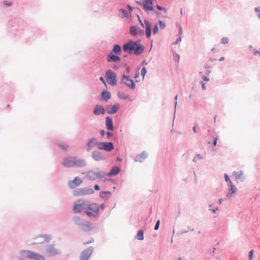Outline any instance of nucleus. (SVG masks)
<instances>
[{"label":"nucleus","instance_id":"nucleus-50","mask_svg":"<svg viewBox=\"0 0 260 260\" xmlns=\"http://www.w3.org/2000/svg\"><path fill=\"white\" fill-rule=\"evenodd\" d=\"M217 139H218V138L217 137H216L214 138V141H213V144L214 146H215L217 144Z\"/></svg>","mask_w":260,"mask_h":260},{"label":"nucleus","instance_id":"nucleus-4","mask_svg":"<svg viewBox=\"0 0 260 260\" xmlns=\"http://www.w3.org/2000/svg\"><path fill=\"white\" fill-rule=\"evenodd\" d=\"M87 203L83 199H79L76 201L73 208L74 213H78L83 211L84 212V208L86 206Z\"/></svg>","mask_w":260,"mask_h":260},{"label":"nucleus","instance_id":"nucleus-3","mask_svg":"<svg viewBox=\"0 0 260 260\" xmlns=\"http://www.w3.org/2000/svg\"><path fill=\"white\" fill-rule=\"evenodd\" d=\"M99 206L96 203H87L84 208V213L88 217L97 216L99 212Z\"/></svg>","mask_w":260,"mask_h":260},{"label":"nucleus","instance_id":"nucleus-55","mask_svg":"<svg viewBox=\"0 0 260 260\" xmlns=\"http://www.w3.org/2000/svg\"><path fill=\"white\" fill-rule=\"evenodd\" d=\"M218 210V207H216V208L215 209H209V210L210 211H212V212L213 213H216V211Z\"/></svg>","mask_w":260,"mask_h":260},{"label":"nucleus","instance_id":"nucleus-59","mask_svg":"<svg viewBox=\"0 0 260 260\" xmlns=\"http://www.w3.org/2000/svg\"><path fill=\"white\" fill-rule=\"evenodd\" d=\"M136 3H137L139 5L141 6L143 8V4H144V2H141L140 1H136Z\"/></svg>","mask_w":260,"mask_h":260},{"label":"nucleus","instance_id":"nucleus-56","mask_svg":"<svg viewBox=\"0 0 260 260\" xmlns=\"http://www.w3.org/2000/svg\"><path fill=\"white\" fill-rule=\"evenodd\" d=\"M114 174V168H112L110 171V172L107 174L108 176L112 175Z\"/></svg>","mask_w":260,"mask_h":260},{"label":"nucleus","instance_id":"nucleus-19","mask_svg":"<svg viewBox=\"0 0 260 260\" xmlns=\"http://www.w3.org/2000/svg\"><path fill=\"white\" fill-rule=\"evenodd\" d=\"M102 99L106 102L111 97V94L107 90H104L101 93Z\"/></svg>","mask_w":260,"mask_h":260},{"label":"nucleus","instance_id":"nucleus-26","mask_svg":"<svg viewBox=\"0 0 260 260\" xmlns=\"http://www.w3.org/2000/svg\"><path fill=\"white\" fill-rule=\"evenodd\" d=\"M129 32L131 36L135 37L137 35V29L135 26H131L129 28Z\"/></svg>","mask_w":260,"mask_h":260},{"label":"nucleus","instance_id":"nucleus-35","mask_svg":"<svg viewBox=\"0 0 260 260\" xmlns=\"http://www.w3.org/2000/svg\"><path fill=\"white\" fill-rule=\"evenodd\" d=\"M229 42V39L227 37H223L220 40V43L223 44H226Z\"/></svg>","mask_w":260,"mask_h":260},{"label":"nucleus","instance_id":"nucleus-31","mask_svg":"<svg viewBox=\"0 0 260 260\" xmlns=\"http://www.w3.org/2000/svg\"><path fill=\"white\" fill-rule=\"evenodd\" d=\"M203 156L200 154H197L196 156L193 158L192 161L194 162H196L198 160V159H203Z\"/></svg>","mask_w":260,"mask_h":260},{"label":"nucleus","instance_id":"nucleus-7","mask_svg":"<svg viewBox=\"0 0 260 260\" xmlns=\"http://www.w3.org/2000/svg\"><path fill=\"white\" fill-rule=\"evenodd\" d=\"M94 192L92 188H80L74 191L73 194L75 197L83 196L92 194Z\"/></svg>","mask_w":260,"mask_h":260},{"label":"nucleus","instance_id":"nucleus-37","mask_svg":"<svg viewBox=\"0 0 260 260\" xmlns=\"http://www.w3.org/2000/svg\"><path fill=\"white\" fill-rule=\"evenodd\" d=\"M254 11L257 14V17L260 19V6L258 7H255L254 8Z\"/></svg>","mask_w":260,"mask_h":260},{"label":"nucleus","instance_id":"nucleus-9","mask_svg":"<svg viewBox=\"0 0 260 260\" xmlns=\"http://www.w3.org/2000/svg\"><path fill=\"white\" fill-rule=\"evenodd\" d=\"M122 82L127 86H128L130 89H135L136 86L133 80H132L128 75L126 76L123 75L122 78Z\"/></svg>","mask_w":260,"mask_h":260},{"label":"nucleus","instance_id":"nucleus-62","mask_svg":"<svg viewBox=\"0 0 260 260\" xmlns=\"http://www.w3.org/2000/svg\"><path fill=\"white\" fill-rule=\"evenodd\" d=\"M94 189L96 190H99L100 189V187L98 184H95L94 185Z\"/></svg>","mask_w":260,"mask_h":260},{"label":"nucleus","instance_id":"nucleus-43","mask_svg":"<svg viewBox=\"0 0 260 260\" xmlns=\"http://www.w3.org/2000/svg\"><path fill=\"white\" fill-rule=\"evenodd\" d=\"M253 254V251L252 250H250L249 252V254H248L249 260H251L252 259Z\"/></svg>","mask_w":260,"mask_h":260},{"label":"nucleus","instance_id":"nucleus-61","mask_svg":"<svg viewBox=\"0 0 260 260\" xmlns=\"http://www.w3.org/2000/svg\"><path fill=\"white\" fill-rule=\"evenodd\" d=\"M182 34V29L181 26L179 28V35H181Z\"/></svg>","mask_w":260,"mask_h":260},{"label":"nucleus","instance_id":"nucleus-6","mask_svg":"<svg viewBox=\"0 0 260 260\" xmlns=\"http://www.w3.org/2000/svg\"><path fill=\"white\" fill-rule=\"evenodd\" d=\"M24 255L25 257L35 260H45L43 256L35 252L30 251H24Z\"/></svg>","mask_w":260,"mask_h":260},{"label":"nucleus","instance_id":"nucleus-10","mask_svg":"<svg viewBox=\"0 0 260 260\" xmlns=\"http://www.w3.org/2000/svg\"><path fill=\"white\" fill-rule=\"evenodd\" d=\"M92 251L93 249L92 248V247H89L84 250L81 253L80 260H87L88 258L90 256Z\"/></svg>","mask_w":260,"mask_h":260},{"label":"nucleus","instance_id":"nucleus-49","mask_svg":"<svg viewBox=\"0 0 260 260\" xmlns=\"http://www.w3.org/2000/svg\"><path fill=\"white\" fill-rule=\"evenodd\" d=\"M202 79L204 80V81H209V78L207 76H205L204 75H203L202 76Z\"/></svg>","mask_w":260,"mask_h":260},{"label":"nucleus","instance_id":"nucleus-40","mask_svg":"<svg viewBox=\"0 0 260 260\" xmlns=\"http://www.w3.org/2000/svg\"><path fill=\"white\" fill-rule=\"evenodd\" d=\"M173 57H174V60L177 61V62L179 61V59H180L179 55H178L177 53H174L173 54Z\"/></svg>","mask_w":260,"mask_h":260},{"label":"nucleus","instance_id":"nucleus-38","mask_svg":"<svg viewBox=\"0 0 260 260\" xmlns=\"http://www.w3.org/2000/svg\"><path fill=\"white\" fill-rule=\"evenodd\" d=\"M158 31V27L157 24H156L154 25V26L153 27V35H155L156 34H157Z\"/></svg>","mask_w":260,"mask_h":260},{"label":"nucleus","instance_id":"nucleus-2","mask_svg":"<svg viewBox=\"0 0 260 260\" xmlns=\"http://www.w3.org/2000/svg\"><path fill=\"white\" fill-rule=\"evenodd\" d=\"M62 165L66 167H82L85 166V163L84 160L77 157L69 156L63 159Z\"/></svg>","mask_w":260,"mask_h":260},{"label":"nucleus","instance_id":"nucleus-36","mask_svg":"<svg viewBox=\"0 0 260 260\" xmlns=\"http://www.w3.org/2000/svg\"><path fill=\"white\" fill-rule=\"evenodd\" d=\"M119 12H121L123 14V17H128V13L127 11L124 9H120L119 10Z\"/></svg>","mask_w":260,"mask_h":260},{"label":"nucleus","instance_id":"nucleus-28","mask_svg":"<svg viewBox=\"0 0 260 260\" xmlns=\"http://www.w3.org/2000/svg\"><path fill=\"white\" fill-rule=\"evenodd\" d=\"M40 240L39 241V243H43L44 242H48L50 238L48 236H41L39 238Z\"/></svg>","mask_w":260,"mask_h":260},{"label":"nucleus","instance_id":"nucleus-12","mask_svg":"<svg viewBox=\"0 0 260 260\" xmlns=\"http://www.w3.org/2000/svg\"><path fill=\"white\" fill-rule=\"evenodd\" d=\"M148 157V154L145 151H143L139 154L136 155L134 157V160L136 162H142Z\"/></svg>","mask_w":260,"mask_h":260},{"label":"nucleus","instance_id":"nucleus-30","mask_svg":"<svg viewBox=\"0 0 260 260\" xmlns=\"http://www.w3.org/2000/svg\"><path fill=\"white\" fill-rule=\"evenodd\" d=\"M114 48L112 49L111 50V52L110 53V54L109 56L107 57V60L108 61H112L114 60Z\"/></svg>","mask_w":260,"mask_h":260},{"label":"nucleus","instance_id":"nucleus-15","mask_svg":"<svg viewBox=\"0 0 260 260\" xmlns=\"http://www.w3.org/2000/svg\"><path fill=\"white\" fill-rule=\"evenodd\" d=\"M106 110L103 106L97 105L94 108L93 113L95 115H100L101 114H104Z\"/></svg>","mask_w":260,"mask_h":260},{"label":"nucleus","instance_id":"nucleus-14","mask_svg":"<svg viewBox=\"0 0 260 260\" xmlns=\"http://www.w3.org/2000/svg\"><path fill=\"white\" fill-rule=\"evenodd\" d=\"M143 9L146 12H148L149 11H154L155 14L156 15H158L159 14L157 12L154 11L153 1H152L151 2L148 3V4L143 6Z\"/></svg>","mask_w":260,"mask_h":260},{"label":"nucleus","instance_id":"nucleus-60","mask_svg":"<svg viewBox=\"0 0 260 260\" xmlns=\"http://www.w3.org/2000/svg\"><path fill=\"white\" fill-rule=\"evenodd\" d=\"M235 185L233 184V182L230 180L228 182V186L229 187H231L232 186H234Z\"/></svg>","mask_w":260,"mask_h":260},{"label":"nucleus","instance_id":"nucleus-45","mask_svg":"<svg viewBox=\"0 0 260 260\" xmlns=\"http://www.w3.org/2000/svg\"><path fill=\"white\" fill-rule=\"evenodd\" d=\"M181 41V37H179L177 38L176 40L174 43V44L177 45V44H179Z\"/></svg>","mask_w":260,"mask_h":260},{"label":"nucleus","instance_id":"nucleus-39","mask_svg":"<svg viewBox=\"0 0 260 260\" xmlns=\"http://www.w3.org/2000/svg\"><path fill=\"white\" fill-rule=\"evenodd\" d=\"M156 8L158 10H160V11H164L165 13H167V10H166L164 7H161V6H159V5H156Z\"/></svg>","mask_w":260,"mask_h":260},{"label":"nucleus","instance_id":"nucleus-32","mask_svg":"<svg viewBox=\"0 0 260 260\" xmlns=\"http://www.w3.org/2000/svg\"><path fill=\"white\" fill-rule=\"evenodd\" d=\"M146 73H147V70L145 67H143L141 71V75L143 78V79H144Z\"/></svg>","mask_w":260,"mask_h":260},{"label":"nucleus","instance_id":"nucleus-13","mask_svg":"<svg viewBox=\"0 0 260 260\" xmlns=\"http://www.w3.org/2000/svg\"><path fill=\"white\" fill-rule=\"evenodd\" d=\"M105 78L107 82L112 85H114V73L111 70H109L105 75Z\"/></svg>","mask_w":260,"mask_h":260},{"label":"nucleus","instance_id":"nucleus-64","mask_svg":"<svg viewBox=\"0 0 260 260\" xmlns=\"http://www.w3.org/2000/svg\"><path fill=\"white\" fill-rule=\"evenodd\" d=\"M204 67L206 69H208V68H210V66L208 64L205 63V65H204Z\"/></svg>","mask_w":260,"mask_h":260},{"label":"nucleus","instance_id":"nucleus-1","mask_svg":"<svg viewBox=\"0 0 260 260\" xmlns=\"http://www.w3.org/2000/svg\"><path fill=\"white\" fill-rule=\"evenodd\" d=\"M140 40L137 41L129 40L123 45V51L127 52L130 55H139L141 54L144 51V47L140 44Z\"/></svg>","mask_w":260,"mask_h":260},{"label":"nucleus","instance_id":"nucleus-25","mask_svg":"<svg viewBox=\"0 0 260 260\" xmlns=\"http://www.w3.org/2000/svg\"><path fill=\"white\" fill-rule=\"evenodd\" d=\"M135 238L139 240H143L144 239V231L141 229L140 230L136 235Z\"/></svg>","mask_w":260,"mask_h":260},{"label":"nucleus","instance_id":"nucleus-54","mask_svg":"<svg viewBox=\"0 0 260 260\" xmlns=\"http://www.w3.org/2000/svg\"><path fill=\"white\" fill-rule=\"evenodd\" d=\"M153 1L154 0H144V4H143V6L148 4V3L151 2L152 1Z\"/></svg>","mask_w":260,"mask_h":260},{"label":"nucleus","instance_id":"nucleus-48","mask_svg":"<svg viewBox=\"0 0 260 260\" xmlns=\"http://www.w3.org/2000/svg\"><path fill=\"white\" fill-rule=\"evenodd\" d=\"M107 112L109 114H113L114 113V106H112L110 110L108 111Z\"/></svg>","mask_w":260,"mask_h":260},{"label":"nucleus","instance_id":"nucleus-24","mask_svg":"<svg viewBox=\"0 0 260 260\" xmlns=\"http://www.w3.org/2000/svg\"><path fill=\"white\" fill-rule=\"evenodd\" d=\"M111 196V193L109 191H103L100 193V197L104 200L108 199Z\"/></svg>","mask_w":260,"mask_h":260},{"label":"nucleus","instance_id":"nucleus-20","mask_svg":"<svg viewBox=\"0 0 260 260\" xmlns=\"http://www.w3.org/2000/svg\"><path fill=\"white\" fill-rule=\"evenodd\" d=\"M117 96L120 99L127 100L130 101H132V99L128 96V94H125V93L122 91L118 92Z\"/></svg>","mask_w":260,"mask_h":260},{"label":"nucleus","instance_id":"nucleus-5","mask_svg":"<svg viewBox=\"0 0 260 260\" xmlns=\"http://www.w3.org/2000/svg\"><path fill=\"white\" fill-rule=\"evenodd\" d=\"M106 175V173L94 171H89L87 174L88 177L93 180L104 178Z\"/></svg>","mask_w":260,"mask_h":260},{"label":"nucleus","instance_id":"nucleus-41","mask_svg":"<svg viewBox=\"0 0 260 260\" xmlns=\"http://www.w3.org/2000/svg\"><path fill=\"white\" fill-rule=\"evenodd\" d=\"M121 171L120 167L115 166V176L118 174Z\"/></svg>","mask_w":260,"mask_h":260},{"label":"nucleus","instance_id":"nucleus-58","mask_svg":"<svg viewBox=\"0 0 260 260\" xmlns=\"http://www.w3.org/2000/svg\"><path fill=\"white\" fill-rule=\"evenodd\" d=\"M100 80L105 84V86H106V82L103 77H101L100 78Z\"/></svg>","mask_w":260,"mask_h":260},{"label":"nucleus","instance_id":"nucleus-29","mask_svg":"<svg viewBox=\"0 0 260 260\" xmlns=\"http://www.w3.org/2000/svg\"><path fill=\"white\" fill-rule=\"evenodd\" d=\"M121 52V47L118 44H115V54H119Z\"/></svg>","mask_w":260,"mask_h":260},{"label":"nucleus","instance_id":"nucleus-21","mask_svg":"<svg viewBox=\"0 0 260 260\" xmlns=\"http://www.w3.org/2000/svg\"><path fill=\"white\" fill-rule=\"evenodd\" d=\"M99 142H98V141L95 138H92L89 140L88 142L87 143V146L88 148H91L94 146L97 147V144Z\"/></svg>","mask_w":260,"mask_h":260},{"label":"nucleus","instance_id":"nucleus-42","mask_svg":"<svg viewBox=\"0 0 260 260\" xmlns=\"http://www.w3.org/2000/svg\"><path fill=\"white\" fill-rule=\"evenodd\" d=\"M159 225H160V220H158L155 223V225L154 228V230H156V231L158 230Z\"/></svg>","mask_w":260,"mask_h":260},{"label":"nucleus","instance_id":"nucleus-11","mask_svg":"<svg viewBox=\"0 0 260 260\" xmlns=\"http://www.w3.org/2000/svg\"><path fill=\"white\" fill-rule=\"evenodd\" d=\"M82 182V180L78 177H75L72 181L69 182L70 188L73 189L79 186Z\"/></svg>","mask_w":260,"mask_h":260},{"label":"nucleus","instance_id":"nucleus-46","mask_svg":"<svg viewBox=\"0 0 260 260\" xmlns=\"http://www.w3.org/2000/svg\"><path fill=\"white\" fill-rule=\"evenodd\" d=\"M137 17H138V18L139 22L140 23L141 25L143 27H144V23H143L142 22V20L141 19V18H140V16L139 15H138Z\"/></svg>","mask_w":260,"mask_h":260},{"label":"nucleus","instance_id":"nucleus-51","mask_svg":"<svg viewBox=\"0 0 260 260\" xmlns=\"http://www.w3.org/2000/svg\"><path fill=\"white\" fill-rule=\"evenodd\" d=\"M152 32L149 31V32H146V36L147 38H149L151 36Z\"/></svg>","mask_w":260,"mask_h":260},{"label":"nucleus","instance_id":"nucleus-47","mask_svg":"<svg viewBox=\"0 0 260 260\" xmlns=\"http://www.w3.org/2000/svg\"><path fill=\"white\" fill-rule=\"evenodd\" d=\"M224 177L225 181L226 182H229L231 180L229 176L226 174H224Z\"/></svg>","mask_w":260,"mask_h":260},{"label":"nucleus","instance_id":"nucleus-18","mask_svg":"<svg viewBox=\"0 0 260 260\" xmlns=\"http://www.w3.org/2000/svg\"><path fill=\"white\" fill-rule=\"evenodd\" d=\"M233 174L236 179H241L242 181L244 180V177L243 176V171H240L239 172L234 171Z\"/></svg>","mask_w":260,"mask_h":260},{"label":"nucleus","instance_id":"nucleus-16","mask_svg":"<svg viewBox=\"0 0 260 260\" xmlns=\"http://www.w3.org/2000/svg\"><path fill=\"white\" fill-rule=\"evenodd\" d=\"M46 252L49 255L57 254L58 253V251L55 249L53 245H49L46 248Z\"/></svg>","mask_w":260,"mask_h":260},{"label":"nucleus","instance_id":"nucleus-23","mask_svg":"<svg viewBox=\"0 0 260 260\" xmlns=\"http://www.w3.org/2000/svg\"><path fill=\"white\" fill-rule=\"evenodd\" d=\"M237 190V188L235 186H232L229 188V192L227 194V197L230 198L231 196H232L233 194L235 193Z\"/></svg>","mask_w":260,"mask_h":260},{"label":"nucleus","instance_id":"nucleus-27","mask_svg":"<svg viewBox=\"0 0 260 260\" xmlns=\"http://www.w3.org/2000/svg\"><path fill=\"white\" fill-rule=\"evenodd\" d=\"M144 23L146 28V32L151 31V26L149 21L147 19H145Z\"/></svg>","mask_w":260,"mask_h":260},{"label":"nucleus","instance_id":"nucleus-17","mask_svg":"<svg viewBox=\"0 0 260 260\" xmlns=\"http://www.w3.org/2000/svg\"><path fill=\"white\" fill-rule=\"evenodd\" d=\"M92 157L96 161H100L104 159L102 154L96 151H94L92 152Z\"/></svg>","mask_w":260,"mask_h":260},{"label":"nucleus","instance_id":"nucleus-63","mask_svg":"<svg viewBox=\"0 0 260 260\" xmlns=\"http://www.w3.org/2000/svg\"><path fill=\"white\" fill-rule=\"evenodd\" d=\"M126 71L127 72V74H129V72H130V68L128 66H126Z\"/></svg>","mask_w":260,"mask_h":260},{"label":"nucleus","instance_id":"nucleus-57","mask_svg":"<svg viewBox=\"0 0 260 260\" xmlns=\"http://www.w3.org/2000/svg\"><path fill=\"white\" fill-rule=\"evenodd\" d=\"M127 8L128 9V10L129 11V12L131 13V12L133 11V8L130 5H128L127 6Z\"/></svg>","mask_w":260,"mask_h":260},{"label":"nucleus","instance_id":"nucleus-52","mask_svg":"<svg viewBox=\"0 0 260 260\" xmlns=\"http://www.w3.org/2000/svg\"><path fill=\"white\" fill-rule=\"evenodd\" d=\"M120 60V57L115 55V62H116Z\"/></svg>","mask_w":260,"mask_h":260},{"label":"nucleus","instance_id":"nucleus-44","mask_svg":"<svg viewBox=\"0 0 260 260\" xmlns=\"http://www.w3.org/2000/svg\"><path fill=\"white\" fill-rule=\"evenodd\" d=\"M120 108V105L118 103H115V113H116Z\"/></svg>","mask_w":260,"mask_h":260},{"label":"nucleus","instance_id":"nucleus-33","mask_svg":"<svg viewBox=\"0 0 260 260\" xmlns=\"http://www.w3.org/2000/svg\"><path fill=\"white\" fill-rule=\"evenodd\" d=\"M158 24H159V27H160V28L161 29H165L166 25V24L165 23H164L161 20H159L158 21Z\"/></svg>","mask_w":260,"mask_h":260},{"label":"nucleus","instance_id":"nucleus-8","mask_svg":"<svg viewBox=\"0 0 260 260\" xmlns=\"http://www.w3.org/2000/svg\"><path fill=\"white\" fill-rule=\"evenodd\" d=\"M97 148L106 151H111L113 149V144L111 142H99L97 144Z\"/></svg>","mask_w":260,"mask_h":260},{"label":"nucleus","instance_id":"nucleus-34","mask_svg":"<svg viewBox=\"0 0 260 260\" xmlns=\"http://www.w3.org/2000/svg\"><path fill=\"white\" fill-rule=\"evenodd\" d=\"M140 69V67H139V68H138V69L136 71L135 74L134 78L136 79V82H138L139 81L138 80H137V78L138 77H139V75H140L139 70Z\"/></svg>","mask_w":260,"mask_h":260},{"label":"nucleus","instance_id":"nucleus-22","mask_svg":"<svg viewBox=\"0 0 260 260\" xmlns=\"http://www.w3.org/2000/svg\"><path fill=\"white\" fill-rule=\"evenodd\" d=\"M106 124L108 130L113 129V121L111 118L109 117L106 118Z\"/></svg>","mask_w":260,"mask_h":260},{"label":"nucleus","instance_id":"nucleus-53","mask_svg":"<svg viewBox=\"0 0 260 260\" xmlns=\"http://www.w3.org/2000/svg\"><path fill=\"white\" fill-rule=\"evenodd\" d=\"M201 84L202 85V88L203 90H206L205 83L203 81H201Z\"/></svg>","mask_w":260,"mask_h":260}]
</instances>
